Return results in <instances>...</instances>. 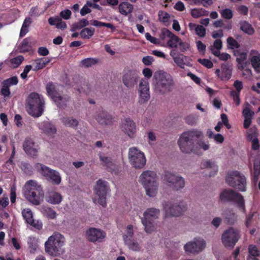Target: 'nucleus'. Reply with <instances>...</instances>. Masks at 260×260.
Segmentation results:
<instances>
[{
  "mask_svg": "<svg viewBox=\"0 0 260 260\" xmlns=\"http://www.w3.org/2000/svg\"><path fill=\"white\" fill-rule=\"evenodd\" d=\"M202 133L197 129L188 131L180 136L178 144L181 151L185 153L200 154V150H207L209 145L202 140Z\"/></svg>",
  "mask_w": 260,
  "mask_h": 260,
  "instance_id": "nucleus-1",
  "label": "nucleus"
},
{
  "mask_svg": "<svg viewBox=\"0 0 260 260\" xmlns=\"http://www.w3.org/2000/svg\"><path fill=\"white\" fill-rule=\"evenodd\" d=\"M44 104L43 96L37 92H32L26 99L25 108L30 115L34 117H39L44 112Z\"/></svg>",
  "mask_w": 260,
  "mask_h": 260,
  "instance_id": "nucleus-2",
  "label": "nucleus"
},
{
  "mask_svg": "<svg viewBox=\"0 0 260 260\" xmlns=\"http://www.w3.org/2000/svg\"><path fill=\"white\" fill-rule=\"evenodd\" d=\"M157 179L156 173L150 170L143 172L139 176V181L145 189L146 194L150 197H154L157 194Z\"/></svg>",
  "mask_w": 260,
  "mask_h": 260,
  "instance_id": "nucleus-3",
  "label": "nucleus"
},
{
  "mask_svg": "<svg viewBox=\"0 0 260 260\" xmlns=\"http://www.w3.org/2000/svg\"><path fill=\"white\" fill-rule=\"evenodd\" d=\"M24 194L26 199L33 205H39L44 196L41 186L34 180H29L24 185Z\"/></svg>",
  "mask_w": 260,
  "mask_h": 260,
  "instance_id": "nucleus-4",
  "label": "nucleus"
},
{
  "mask_svg": "<svg viewBox=\"0 0 260 260\" xmlns=\"http://www.w3.org/2000/svg\"><path fill=\"white\" fill-rule=\"evenodd\" d=\"M65 239L63 235L57 233L50 236L45 243V251L50 255L56 256L63 251Z\"/></svg>",
  "mask_w": 260,
  "mask_h": 260,
  "instance_id": "nucleus-5",
  "label": "nucleus"
},
{
  "mask_svg": "<svg viewBox=\"0 0 260 260\" xmlns=\"http://www.w3.org/2000/svg\"><path fill=\"white\" fill-rule=\"evenodd\" d=\"M154 77L156 80V88L161 94L171 90L174 85L172 76L165 72L158 71L155 73Z\"/></svg>",
  "mask_w": 260,
  "mask_h": 260,
  "instance_id": "nucleus-6",
  "label": "nucleus"
},
{
  "mask_svg": "<svg viewBox=\"0 0 260 260\" xmlns=\"http://www.w3.org/2000/svg\"><path fill=\"white\" fill-rule=\"evenodd\" d=\"M160 215V210L155 208H148L141 217V221L147 233H151L155 229L154 220L158 219Z\"/></svg>",
  "mask_w": 260,
  "mask_h": 260,
  "instance_id": "nucleus-7",
  "label": "nucleus"
},
{
  "mask_svg": "<svg viewBox=\"0 0 260 260\" xmlns=\"http://www.w3.org/2000/svg\"><path fill=\"white\" fill-rule=\"evenodd\" d=\"M220 199L221 201L223 202L237 203L238 208L244 213L246 212L243 197L239 193L236 192L232 189H225L221 192Z\"/></svg>",
  "mask_w": 260,
  "mask_h": 260,
  "instance_id": "nucleus-8",
  "label": "nucleus"
},
{
  "mask_svg": "<svg viewBox=\"0 0 260 260\" xmlns=\"http://www.w3.org/2000/svg\"><path fill=\"white\" fill-rule=\"evenodd\" d=\"M226 181L230 186L241 191L246 190V178L237 171H233L229 174L226 177Z\"/></svg>",
  "mask_w": 260,
  "mask_h": 260,
  "instance_id": "nucleus-9",
  "label": "nucleus"
},
{
  "mask_svg": "<svg viewBox=\"0 0 260 260\" xmlns=\"http://www.w3.org/2000/svg\"><path fill=\"white\" fill-rule=\"evenodd\" d=\"M95 194L98 197V203L103 207L107 206L106 197L110 191L108 183L101 179L98 180L94 189Z\"/></svg>",
  "mask_w": 260,
  "mask_h": 260,
  "instance_id": "nucleus-10",
  "label": "nucleus"
},
{
  "mask_svg": "<svg viewBox=\"0 0 260 260\" xmlns=\"http://www.w3.org/2000/svg\"><path fill=\"white\" fill-rule=\"evenodd\" d=\"M128 158L131 165L136 169L144 168L146 163L144 153L135 147L129 148Z\"/></svg>",
  "mask_w": 260,
  "mask_h": 260,
  "instance_id": "nucleus-11",
  "label": "nucleus"
},
{
  "mask_svg": "<svg viewBox=\"0 0 260 260\" xmlns=\"http://www.w3.org/2000/svg\"><path fill=\"white\" fill-rule=\"evenodd\" d=\"M240 237V235L238 230L233 228H230L222 234L221 240L225 247L232 248L238 242Z\"/></svg>",
  "mask_w": 260,
  "mask_h": 260,
  "instance_id": "nucleus-12",
  "label": "nucleus"
},
{
  "mask_svg": "<svg viewBox=\"0 0 260 260\" xmlns=\"http://www.w3.org/2000/svg\"><path fill=\"white\" fill-rule=\"evenodd\" d=\"M139 80V72L136 70L125 69L122 73L123 84L128 88H133Z\"/></svg>",
  "mask_w": 260,
  "mask_h": 260,
  "instance_id": "nucleus-13",
  "label": "nucleus"
},
{
  "mask_svg": "<svg viewBox=\"0 0 260 260\" xmlns=\"http://www.w3.org/2000/svg\"><path fill=\"white\" fill-rule=\"evenodd\" d=\"M36 168L40 173L48 180H50L53 184L56 185L60 184L61 177L57 172L40 163L37 164Z\"/></svg>",
  "mask_w": 260,
  "mask_h": 260,
  "instance_id": "nucleus-14",
  "label": "nucleus"
},
{
  "mask_svg": "<svg viewBox=\"0 0 260 260\" xmlns=\"http://www.w3.org/2000/svg\"><path fill=\"white\" fill-rule=\"evenodd\" d=\"M164 180L167 182L170 187L176 190L183 188L185 185L184 180L182 177L176 175L169 171L165 172Z\"/></svg>",
  "mask_w": 260,
  "mask_h": 260,
  "instance_id": "nucleus-15",
  "label": "nucleus"
},
{
  "mask_svg": "<svg viewBox=\"0 0 260 260\" xmlns=\"http://www.w3.org/2000/svg\"><path fill=\"white\" fill-rule=\"evenodd\" d=\"M163 207L166 217L179 216L186 209L185 206L180 204H172L170 202L165 203Z\"/></svg>",
  "mask_w": 260,
  "mask_h": 260,
  "instance_id": "nucleus-16",
  "label": "nucleus"
},
{
  "mask_svg": "<svg viewBox=\"0 0 260 260\" xmlns=\"http://www.w3.org/2000/svg\"><path fill=\"white\" fill-rule=\"evenodd\" d=\"M205 246L206 242L203 239L196 238L193 241L187 243L184 249L187 253H195L203 250Z\"/></svg>",
  "mask_w": 260,
  "mask_h": 260,
  "instance_id": "nucleus-17",
  "label": "nucleus"
},
{
  "mask_svg": "<svg viewBox=\"0 0 260 260\" xmlns=\"http://www.w3.org/2000/svg\"><path fill=\"white\" fill-rule=\"evenodd\" d=\"M22 146L24 151L28 155L32 157H36L38 155L40 147L30 137L25 138Z\"/></svg>",
  "mask_w": 260,
  "mask_h": 260,
  "instance_id": "nucleus-18",
  "label": "nucleus"
},
{
  "mask_svg": "<svg viewBox=\"0 0 260 260\" xmlns=\"http://www.w3.org/2000/svg\"><path fill=\"white\" fill-rule=\"evenodd\" d=\"M121 130L129 138H134L137 132L135 122L131 118H126L122 121Z\"/></svg>",
  "mask_w": 260,
  "mask_h": 260,
  "instance_id": "nucleus-19",
  "label": "nucleus"
},
{
  "mask_svg": "<svg viewBox=\"0 0 260 260\" xmlns=\"http://www.w3.org/2000/svg\"><path fill=\"white\" fill-rule=\"evenodd\" d=\"M105 237V232L100 229L94 228L89 229L86 232L87 239L91 242H101Z\"/></svg>",
  "mask_w": 260,
  "mask_h": 260,
  "instance_id": "nucleus-20",
  "label": "nucleus"
},
{
  "mask_svg": "<svg viewBox=\"0 0 260 260\" xmlns=\"http://www.w3.org/2000/svg\"><path fill=\"white\" fill-rule=\"evenodd\" d=\"M215 74L222 81H228L232 77V70L228 63L221 64V70L216 69Z\"/></svg>",
  "mask_w": 260,
  "mask_h": 260,
  "instance_id": "nucleus-21",
  "label": "nucleus"
},
{
  "mask_svg": "<svg viewBox=\"0 0 260 260\" xmlns=\"http://www.w3.org/2000/svg\"><path fill=\"white\" fill-rule=\"evenodd\" d=\"M149 87L148 83L144 81L140 83V99L139 102L144 104L150 99Z\"/></svg>",
  "mask_w": 260,
  "mask_h": 260,
  "instance_id": "nucleus-22",
  "label": "nucleus"
},
{
  "mask_svg": "<svg viewBox=\"0 0 260 260\" xmlns=\"http://www.w3.org/2000/svg\"><path fill=\"white\" fill-rule=\"evenodd\" d=\"M249 60L251 66L256 73H260V53L255 49H252L249 52Z\"/></svg>",
  "mask_w": 260,
  "mask_h": 260,
  "instance_id": "nucleus-23",
  "label": "nucleus"
},
{
  "mask_svg": "<svg viewBox=\"0 0 260 260\" xmlns=\"http://www.w3.org/2000/svg\"><path fill=\"white\" fill-rule=\"evenodd\" d=\"M95 119L101 124L109 125L112 123V116L103 108L99 110L95 115Z\"/></svg>",
  "mask_w": 260,
  "mask_h": 260,
  "instance_id": "nucleus-24",
  "label": "nucleus"
},
{
  "mask_svg": "<svg viewBox=\"0 0 260 260\" xmlns=\"http://www.w3.org/2000/svg\"><path fill=\"white\" fill-rule=\"evenodd\" d=\"M38 126L44 134L49 136H53L56 133L55 126L48 121L39 123Z\"/></svg>",
  "mask_w": 260,
  "mask_h": 260,
  "instance_id": "nucleus-25",
  "label": "nucleus"
},
{
  "mask_svg": "<svg viewBox=\"0 0 260 260\" xmlns=\"http://www.w3.org/2000/svg\"><path fill=\"white\" fill-rule=\"evenodd\" d=\"M47 92L48 95L54 101L60 93L59 92V85L52 82L48 83L46 87ZM58 99H57L58 100Z\"/></svg>",
  "mask_w": 260,
  "mask_h": 260,
  "instance_id": "nucleus-26",
  "label": "nucleus"
},
{
  "mask_svg": "<svg viewBox=\"0 0 260 260\" xmlns=\"http://www.w3.org/2000/svg\"><path fill=\"white\" fill-rule=\"evenodd\" d=\"M202 169H207L209 171V177H212L215 175L218 172V166L214 162L210 160H205L202 162L201 165Z\"/></svg>",
  "mask_w": 260,
  "mask_h": 260,
  "instance_id": "nucleus-27",
  "label": "nucleus"
},
{
  "mask_svg": "<svg viewBox=\"0 0 260 260\" xmlns=\"http://www.w3.org/2000/svg\"><path fill=\"white\" fill-rule=\"evenodd\" d=\"M188 27L191 31L194 30L196 34L201 38H203L206 36V29L203 25L189 22Z\"/></svg>",
  "mask_w": 260,
  "mask_h": 260,
  "instance_id": "nucleus-28",
  "label": "nucleus"
},
{
  "mask_svg": "<svg viewBox=\"0 0 260 260\" xmlns=\"http://www.w3.org/2000/svg\"><path fill=\"white\" fill-rule=\"evenodd\" d=\"M118 9L121 14L126 16L133 12L134 6L128 2H123L120 3Z\"/></svg>",
  "mask_w": 260,
  "mask_h": 260,
  "instance_id": "nucleus-29",
  "label": "nucleus"
},
{
  "mask_svg": "<svg viewBox=\"0 0 260 260\" xmlns=\"http://www.w3.org/2000/svg\"><path fill=\"white\" fill-rule=\"evenodd\" d=\"M57 97H59L58 99H55L54 102L58 108L64 109L67 106L68 102L71 100V97L67 94L62 96L60 94Z\"/></svg>",
  "mask_w": 260,
  "mask_h": 260,
  "instance_id": "nucleus-30",
  "label": "nucleus"
},
{
  "mask_svg": "<svg viewBox=\"0 0 260 260\" xmlns=\"http://www.w3.org/2000/svg\"><path fill=\"white\" fill-rule=\"evenodd\" d=\"M24 60V57L22 55H19L15 57L10 59L9 60H5V64H7L12 69L18 68Z\"/></svg>",
  "mask_w": 260,
  "mask_h": 260,
  "instance_id": "nucleus-31",
  "label": "nucleus"
},
{
  "mask_svg": "<svg viewBox=\"0 0 260 260\" xmlns=\"http://www.w3.org/2000/svg\"><path fill=\"white\" fill-rule=\"evenodd\" d=\"M240 29L248 35H252L254 33V29L252 25L246 21H241L239 22Z\"/></svg>",
  "mask_w": 260,
  "mask_h": 260,
  "instance_id": "nucleus-32",
  "label": "nucleus"
},
{
  "mask_svg": "<svg viewBox=\"0 0 260 260\" xmlns=\"http://www.w3.org/2000/svg\"><path fill=\"white\" fill-rule=\"evenodd\" d=\"M98 155L101 164L103 166L106 167L110 169H112L113 167H114V163L110 157L104 156L101 152L99 153Z\"/></svg>",
  "mask_w": 260,
  "mask_h": 260,
  "instance_id": "nucleus-33",
  "label": "nucleus"
},
{
  "mask_svg": "<svg viewBox=\"0 0 260 260\" xmlns=\"http://www.w3.org/2000/svg\"><path fill=\"white\" fill-rule=\"evenodd\" d=\"M222 215L225 219V221L230 224H233L236 221L237 215L232 211L225 210Z\"/></svg>",
  "mask_w": 260,
  "mask_h": 260,
  "instance_id": "nucleus-34",
  "label": "nucleus"
},
{
  "mask_svg": "<svg viewBox=\"0 0 260 260\" xmlns=\"http://www.w3.org/2000/svg\"><path fill=\"white\" fill-rule=\"evenodd\" d=\"M61 195L56 192L50 193L47 197V201L52 204H58L62 201Z\"/></svg>",
  "mask_w": 260,
  "mask_h": 260,
  "instance_id": "nucleus-35",
  "label": "nucleus"
},
{
  "mask_svg": "<svg viewBox=\"0 0 260 260\" xmlns=\"http://www.w3.org/2000/svg\"><path fill=\"white\" fill-rule=\"evenodd\" d=\"M62 123L66 126L76 128L78 125V121L73 117H64L61 119Z\"/></svg>",
  "mask_w": 260,
  "mask_h": 260,
  "instance_id": "nucleus-36",
  "label": "nucleus"
},
{
  "mask_svg": "<svg viewBox=\"0 0 260 260\" xmlns=\"http://www.w3.org/2000/svg\"><path fill=\"white\" fill-rule=\"evenodd\" d=\"M169 39L167 42L168 47L171 48H177V45L180 41V39L173 32L170 35V37L168 38Z\"/></svg>",
  "mask_w": 260,
  "mask_h": 260,
  "instance_id": "nucleus-37",
  "label": "nucleus"
},
{
  "mask_svg": "<svg viewBox=\"0 0 260 260\" xmlns=\"http://www.w3.org/2000/svg\"><path fill=\"white\" fill-rule=\"evenodd\" d=\"M209 14V12L204 9H193L191 11V15L194 18H198L202 16H206Z\"/></svg>",
  "mask_w": 260,
  "mask_h": 260,
  "instance_id": "nucleus-38",
  "label": "nucleus"
},
{
  "mask_svg": "<svg viewBox=\"0 0 260 260\" xmlns=\"http://www.w3.org/2000/svg\"><path fill=\"white\" fill-rule=\"evenodd\" d=\"M31 49V46L29 44V40L27 38L23 39L19 46V51L21 53L28 52Z\"/></svg>",
  "mask_w": 260,
  "mask_h": 260,
  "instance_id": "nucleus-39",
  "label": "nucleus"
},
{
  "mask_svg": "<svg viewBox=\"0 0 260 260\" xmlns=\"http://www.w3.org/2000/svg\"><path fill=\"white\" fill-rule=\"evenodd\" d=\"M42 212L44 216L50 219H54L56 216V212L49 207H43L42 208Z\"/></svg>",
  "mask_w": 260,
  "mask_h": 260,
  "instance_id": "nucleus-40",
  "label": "nucleus"
},
{
  "mask_svg": "<svg viewBox=\"0 0 260 260\" xmlns=\"http://www.w3.org/2000/svg\"><path fill=\"white\" fill-rule=\"evenodd\" d=\"M22 215L27 223L29 224V223L32 222L34 219L33 214L30 209H23L22 211Z\"/></svg>",
  "mask_w": 260,
  "mask_h": 260,
  "instance_id": "nucleus-41",
  "label": "nucleus"
},
{
  "mask_svg": "<svg viewBox=\"0 0 260 260\" xmlns=\"http://www.w3.org/2000/svg\"><path fill=\"white\" fill-rule=\"evenodd\" d=\"M99 61V59L95 58H87L81 60V64L85 68H89L96 64Z\"/></svg>",
  "mask_w": 260,
  "mask_h": 260,
  "instance_id": "nucleus-42",
  "label": "nucleus"
},
{
  "mask_svg": "<svg viewBox=\"0 0 260 260\" xmlns=\"http://www.w3.org/2000/svg\"><path fill=\"white\" fill-rule=\"evenodd\" d=\"M94 28H84L80 32V35L83 39H89L94 34Z\"/></svg>",
  "mask_w": 260,
  "mask_h": 260,
  "instance_id": "nucleus-43",
  "label": "nucleus"
},
{
  "mask_svg": "<svg viewBox=\"0 0 260 260\" xmlns=\"http://www.w3.org/2000/svg\"><path fill=\"white\" fill-rule=\"evenodd\" d=\"M125 243L127 245L129 249L133 251H139L140 247L138 242L134 240L125 239Z\"/></svg>",
  "mask_w": 260,
  "mask_h": 260,
  "instance_id": "nucleus-44",
  "label": "nucleus"
},
{
  "mask_svg": "<svg viewBox=\"0 0 260 260\" xmlns=\"http://www.w3.org/2000/svg\"><path fill=\"white\" fill-rule=\"evenodd\" d=\"M234 55L236 56V61L238 64H240L245 61L247 58V53L244 52H241L239 50H237L234 53Z\"/></svg>",
  "mask_w": 260,
  "mask_h": 260,
  "instance_id": "nucleus-45",
  "label": "nucleus"
},
{
  "mask_svg": "<svg viewBox=\"0 0 260 260\" xmlns=\"http://www.w3.org/2000/svg\"><path fill=\"white\" fill-rule=\"evenodd\" d=\"M89 25V21L86 19H82L80 20L77 23L73 25L72 30L80 29L84 27Z\"/></svg>",
  "mask_w": 260,
  "mask_h": 260,
  "instance_id": "nucleus-46",
  "label": "nucleus"
},
{
  "mask_svg": "<svg viewBox=\"0 0 260 260\" xmlns=\"http://www.w3.org/2000/svg\"><path fill=\"white\" fill-rule=\"evenodd\" d=\"M248 252L251 256L254 257L253 258V260H258L256 257L259 256L260 253L255 245H249L248 247Z\"/></svg>",
  "mask_w": 260,
  "mask_h": 260,
  "instance_id": "nucleus-47",
  "label": "nucleus"
},
{
  "mask_svg": "<svg viewBox=\"0 0 260 260\" xmlns=\"http://www.w3.org/2000/svg\"><path fill=\"white\" fill-rule=\"evenodd\" d=\"M27 244L29 248L36 250L38 247V240L34 237H29L27 239Z\"/></svg>",
  "mask_w": 260,
  "mask_h": 260,
  "instance_id": "nucleus-48",
  "label": "nucleus"
},
{
  "mask_svg": "<svg viewBox=\"0 0 260 260\" xmlns=\"http://www.w3.org/2000/svg\"><path fill=\"white\" fill-rule=\"evenodd\" d=\"M227 44L228 48L231 49L239 48L240 46L238 42L232 37L227 39Z\"/></svg>",
  "mask_w": 260,
  "mask_h": 260,
  "instance_id": "nucleus-49",
  "label": "nucleus"
},
{
  "mask_svg": "<svg viewBox=\"0 0 260 260\" xmlns=\"http://www.w3.org/2000/svg\"><path fill=\"white\" fill-rule=\"evenodd\" d=\"M18 83V79L16 76H13L4 80L2 84H5L10 87L12 85H16Z\"/></svg>",
  "mask_w": 260,
  "mask_h": 260,
  "instance_id": "nucleus-50",
  "label": "nucleus"
},
{
  "mask_svg": "<svg viewBox=\"0 0 260 260\" xmlns=\"http://www.w3.org/2000/svg\"><path fill=\"white\" fill-rule=\"evenodd\" d=\"M34 68L32 70L34 71H38L44 68L45 67V63L42 62V59L39 58L36 59L34 60L33 63Z\"/></svg>",
  "mask_w": 260,
  "mask_h": 260,
  "instance_id": "nucleus-51",
  "label": "nucleus"
},
{
  "mask_svg": "<svg viewBox=\"0 0 260 260\" xmlns=\"http://www.w3.org/2000/svg\"><path fill=\"white\" fill-rule=\"evenodd\" d=\"M158 20L164 23L168 22L170 18V15L166 12L159 11L158 13Z\"/></svg>",
  "mask_w": 260,
  "mask_h": 260,
  "instance_id": "nucleus-52",
  "label": "nucleus"
},
{
  "mask_svg": "<svg viewBox=\"0 0 260 260\" xmlns=\"http://www.w3.org/2000/svg\"><path fill=\"white\" fill-rule=\"evenodd\" d=\"M186 56H184L182 54H180L178 56L175 57V58H174V61L179 67L183 69L185 65L184 58Z\"/></svg>",
  "mask_w": 260,
  "mask_h": 260,
  "instance_id": "nucleus-53",
  "label": "nucleus"
},
{
  "mask_svg": "<svg viewBox=\"0 0 260 260\" xmlns=\"http://www.w3.org/2000/svg\"><path fill=\"white\" fill-rule=\"evenodd\" d=\"M221 16L226 19H231L233 16V14L232 10L230 9L226 8L220 12Z\"/></svg>",
  "mask_w": 260,
  "mask_h": 260,
  "instance_id": "nucleus-54",
  "label": "nucleus"
},
{
  "mask_svg": "<svg viewBox=\"0 0 260 260\" xmlns=\"http://www.w3.org/2000/svg\"><path fill=\"white\" fill-rule=\"evenodd\" d=\"M1 94L4 96L5 98L10 97L11 94L10 87L5 84H2V87L1 90Z\"/></svg>",
  "mask_w": 260,
  "mask_h": 260,
  "instance_id": "nucleus-55",
  "label": "nucleus"
},
{
  "mask_svg": "<svg viewBox=\"0 0 260 260\" xmlns=\"http://www.w3.org/2000/svg\"><path fill=\"white\" fill-rule=\"evenodd\" d=\"M172 32L166 28H164L161 30L160 34H159V38L162 41H165L166 38L170 37Z\"/></svg>",
  "mask_w": 260,
  "mask_h": 260,
  "instance_id": "nucleus-56",
  "label": "nucleus"
},
{
  "mask_svg": "<svg viewBox=\"0 0 260 260\" xmlns=\"http://www.w3.org/2000/svg\"><path fill=\"white\" fill-rule=\"evenodd\" d=\"M133 226L132 225H128L126 227V234L123 236V239L125 241V239H131L133 236Z\"/></svg>",
  "mask_w": 260,
  "mask_h": 260,
  "instance_id": "nucleus-57",
  "label": "nucleus"
},
{
  "mask_svg": "<svg viewBox=\"0 0 260 260\" xmlns=\"http://www.w3.org/2000/svg\"><path fill=\"white\" fill-rule=\"evenodd\" d=\"M199 62L206 67L208 69H211L213 67V64L212 62L208 59H201L200 58L198 59Z\"/></svg>",
  "mask_w": 260,
  "mask_h": 260,
  "instance_id": "nucleus-58",
  "label": "nucleus"
},
{
  "mask_svg": "<svg viewBox=\"0 0 260 260\" xmlns=\"http://www.w3.org/2000/svg\"><path fill=\"white\" fill-rule=\"evenodd\" d=\"M145 38L147 40L149 41L151 43L154 44H159L160 43V40L154 37L151 36L150 33L146 32L145 34Z\"/></svg>",
  "mask_w": 260,
  "mask_h": 260,
  "instance_id": "nucleus-59",
  "label": "nucleus"
},
{
  "mask_svg": "<svg viewBox=\"0 0 260 260\" xmlns=\"http://www.w3.org/2000/svg\"><path fill=\"white\" fill-rule=\"evenodd\" d=\"M242 114L244 118H252L254 113L249 108L246 107L243 109Z\"/></svg>",
  "mask_w": 260,
  "mask_h": 260,
  "instance_id": "nucleus-60",
  "label": "nucleus"
},
{
  "mask_svg": "<svg viewBox=\"0 0 260 260\" xmlns=\"http://www.w3.org/2000/svg\"><path fill=\"white\" fill-rule=\"evenodd\" d=\"M255 214V212H253L252 213H250L248 215L246 216V221H245V225L247 227H249L251 223H252L253 221V216L254 214Z\"/></svg>",
  "mask_w": 260,
  "mask_h": 260,
  "instance_id": "nucleus-61",
  "label": "nucleus"
},
{
  "mask_svg": "<svg viewBox=\"0 0 260 260\" xmlns=\"http://www.w3.org/2000/svg\"><path fill=\"white\" fill-rule=\"evenodd\" d=\"M231 95L233 96L236 105L239 106L240 104V93H236L235 91L233 90L231 92Z\"/></svg>",
  "mask_w": 260,
  "mask_h": 260,
  "instance_id": "nucleus-62",
  "label": "nucleus"
},
{
  "mask_svg": "<svg viewBox=\"0 0 260 260\" xmlns=\"http://www.w3.org/2000/svg\"><path fill=\"white\" fill-rule=\"evenodd\" d=\"M260 175V160L254 162V178H257Z\"/></svg>",
  "mask_w": 260,
  "mask_h": 260,
  "instance_id": "nucleus-63",
  "label": "nucleus"
},
{
  "mask_svg": "<svg viewBox=\"0 0 260 260\" xmlns=\"http://www.w3.org/2000/svg\"><path fill=\"white\" fill-rule=\"evenodd\" d=\"M179 45L180 50L181 52H184L189 48V44L187 42H182L180 39L178 43Z\"/></svg>",
  "mask_w": 260,
  "mask_h": 260,
  "instance_id": "nucleus-64",
  "label": "nucleus"
}]
</instances>
